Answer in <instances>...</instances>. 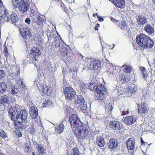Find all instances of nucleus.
I'll return each mask as SVG.
<instances>
[{
    "instance_id": "1",
    "label": "nucleus",
    "mask_w": 155,
    "mask_h": 155,
    "mask_svg": "<svg viewBox=\"0 0 155 155\" xmlns=\"http://www.w3.org/2000/svg\"><path fill=\"white\" fill-rule=\"evenodd\" d=\"M8 113L12 120L17 121L21 125L27 121L28 113L25 110H18L14 107L13 109H9L8 110Z\"/></svg>"
},
{
    "instance_id": "2",
    "label": "nucleus",
    "mask_w": 155,
    "mask_h": 155,
    "mask_svg": "<svg viewBox=\"0 0 155 155\" xmlns=\"http://www.w3.org/2000/svg\"><path fill=\"white\" fill-rule=\"evenodd\" d=\"M88 87L91 90L96 91L95 95L97 100L102 101L106 98V95L105 94L106 92V88L104 85L101 84H98L95 82L94 83L91 82Z\"/></svg>"
},
{
    "instance_id": "3",
    "label": "nucleus",
    "mask_w": 155,
    "mask_h": 155,
    "mask_svg": "<svg viewBox=\"0 0 155 155\" xmlns=\"http://www.w3.org/2000/svg\"><path fill=\"white\" fill-rule=\"evenodd\" d=\"M136 39L137 44L143 49L151 48L153 46V41L144 34L137 35Z\"/></svg>"
},
{
    "instance_id": "4",
    "label": "nucleus",
    "mask_w": 155,
    "mask_h": 155,
    "mask_svg": "<svg viewBox=\"0 0 155 155\" xmlns=\"http://www.w3.org/2000/svg\"><path fill=\"white\" fill-rule=\"evenodd\" d=\"M52 40L53 41H54L52 42H53V46L52 47H49V48H51L54 47V46H55L54 50H56L57 48L60 47L59 50L61 56H64V57L67 56V55L66 53V48L63 46L62 45V46H61V44L63 42L61 37L60 36L59 37L55 36L54 39Z\"/></svg>"
},
{
    "instance_id": "5",
    "label": "nucleus",
    "mask_w": 155,
    "mask_h": 155,
    "mask_svg": "<svg viewBox=\"0 0 155 155\" xmlns=\"http://www.w3.org/2000/svg\"><path fill=\"white\" fill-rule=\"evenodd\" d=\"M76 135L77 138L82 139L87 137L89 134V131L87 128L84 126H80L75 128L72 130Z\"/></svg>"
},
{
    "instance_id": "6",
    "label": "nucleus",
    "mask_w": 155,
    "mask_h": 155,
    "mask_svg": "<svg viewBox=\"0 0 155 155\" xmlns=\"http://www.w3.org/2000/svg\"><path fill=\"white\" fill-rule=\"evenodd\" d=\"M34 84H36L40 91H41L43 94H49L51 92V88L49 89L47 85H44L42 81L39 79H36L34 81Z\"/></svg>"
},
{
    "instance_id": "7",
    "label": "nucleus",
    "mask_w": 155,
    "mask_h": 155,
    "mask_svg": "<svg viewBox=\"0 0 155 155\" xmlns=\"http://www.w3.org/2000/svg\"><path fill=\"white\" fill-rule=\"evenodd\" d=\"M69 120L72 130L75 129L77 127L82 126L83 123L78 118L77 115L76 114H72L70 115Z\"/></svg>"
},
{
    "instance_id": "8",
    "label": "nucleus",
    "mask_w": 155,
    "mask_h": 155,
    "mask_svg": "<svg viewBox=\"0 0 155 155\" xmlns=\"http://www.w3.org/2000/svg\"><path fill=\"white\" fill-rule=\"evenodd\" d=\"M64 91L66 99L68 100H71L75 97L76 91L71 87H66Z\"/></svg>"
},
{
    "instance_id": "9",
    "label": "nucleus",
    "mask_w": 155,
    "mask_h": 155,
    "mask_svg": "<svg viewBox=\"0 0 155 155\" xmlns=\"http://www.w3.org/2000/svg\"><path fill=\"white\" fill-rule=\"evenodd\" d=\"M18 6L20 11L22 13L26 12L30 7V3L27 0H21Z\"/></svg>"
},
{
    "instance_id": "10",
    "label": "nucleus",
    "mask_w": 155,
    "mask_h": 155,
    "mask_svg": "<svg viewBox=\"0 0 155 155\" xmlns=\"http://www.w3.org/2000/svg\"><path fill=\"white\" fill-rule=\"evenodd\" d=\"M8 13L5 9V7H3L2 9H0V24H1L4 21L9 20L8 16Z\"/></svg>"
},
{
    "instance_id": "11",
    "label": "nucleus",
    "mask_w": 155,
    "mask_h": 155,
    "mask_svg": "<svg viewBox=\"0 0 155 155\" xmlns=\"http://www.w3.org/2000/svg\"><path fill=\"white\" fill-rule=\"evenodd\" d=\"M110 128L116 130H120L123 127V124L119 122L115 121H110L109 123Z\"/></svg>"
},
{
    "instance_id": "12",
    "label": "nucleus",
    "mask_w": 155,
    "mask_h": 155,
    "mask_svg": "<svg viewBox=\"0 0 155 155\" xmlns=\"http://www.w3.org/2000/svg\"><path fill=\"white\" fill-rule=\"evenodd\" d=\"M138 112L140 114L145 115L149 110L147 104L144 102H142L140 105H138Z\"/></svg>"
},
{
    "instance_id": "13",
    "label": "nucleus",
    "mask_w": 155,
    "mask_h": 155,
    "mask_svg": "<svg viewBox=\"0 0 155 155\" xmlns=\"http://www.w3.org/2000/svg\"><path fill=\"white\" fill-rule=\"evenodd\" d=\"M66 121L64 120L60 124H57L55 127V132L57 134H60L63 132Z\"/></svg>"
},
{
    "instance_id": "14",
    "label": "nucleus",
    "mask_w": 155,
    "mask_h": 155,
    "mask_svg": "<svg viewBox=\"0 0 155 155\" xmlns=\"http://www.w3.org/2000/svg\"><path fill=\"white\" fill-rule=\"evenodd\" d=\"M136 120V117L133 115L127 116L124 120V123L127 125H132Z\"/></svg>"
},
{
    "instance_id": "15",
    "label": "nucleus",
    "mask_w": 155,
    "mask_h": 155,
    "mask_svg": "<svg viewBox=\"0 0 155 155\" xmlns=\"http://www.w3.org/2000/svg\"><path fill=\"white\" fill-rule=\"evenodd\" d=\"M127 148L128 150H134L135 148V140L133 138H129L126 142Z\"/></svg>"
},
{
    "instance_id": "16",
    "label": "nucleus",
    "mask_w": 155,
    "mask_h": 155,
    "mask_svg": "<svg viewBox=\"0 0 155 155\" xmlns=\"http://www.w3.org/2000/svg\"><path fill=\"white\" fill-rule=\"evenodd\" d=\"M101 63V61L95 59L92 60L90 64L89 69L90 70H96L98 68L101 66L100 64Z\"/></svg>"
},
{
    "instance_id": "17",
    "label": "nucleus",
    "mask_w": 155,
    "mask_h": 155,
    "mask_svg": "<svg viewBox=\"0 0 155 155\" xmlns=\"http://www.w3.org/2000/svg\"><path fill=\"white\" fill-rule=\"evenodd\" d=\"M29 114L30 116L34 119L37 118L38 115V110L35 106H31L30 108Z\"/></svg>"
},
{
    "instance_id": "18",
    "label": "nucleus",
    "mask_w": 155,
    "mask_h": 155,
    "mask_svg": "<svg viewBox=\"0 0 155 155\" xmlns=\"http://www.w3.org/2000/svg\"><path fill=\"white\" fill-rule=\"evenodd\" d=\"M30 52L35 61H37L36 58L38 57L41 54L40 51L38 48L36 47H32L30 51Z\"/></svg>"
},
{
    "instance_id": "19",
    "label": "nucleus",
    "mask_w": 155,
    "mask_h": 155,
    "mask_svg": "<svg viewBox=\"0 0 155 155\" xmlns=\"http://www.w3.org/2000/svg\"><path fill=\"white\" fill-rule=\"evenodd\" d=\"M24 32L22 34V37L25 39V41L26 40L29 39L31 36L30 29L29 27H26L24 28Z\"/></svg>"
},
{
    "instance_id": "20",
    "label": "nucleus",
    "mask_w": 155,
    "mask_h": 155,
    "mask_svg": "<svg viewBox=\"0 0 155 155\" xmlns=\"http://www.w3.org/2000/svg\"><path fill=\"white\" fill-rule=\"evenodd\" d=\"M47 35L48 38L47 42L49 44V47H52L53 46V42H51V40L54 39V37H55L54 33L52 31L48 32Z\"/></svg>"
},
{
    "instance_id": "21",
    "label": "nucleus",
    "mask_w": 155,
    "mask_h": 155,
    "mask_svg": "<svg viewBox=\"0 0 155 155\" xmlns=\"http://www.w3.org/2000/svg\"><path fill=\"white\" fill-rule=\"evenodd\" d=\"M118 145V142L116 139L111 138L109 140L108 143V146L109 148L116 149Z\"/></svg>"
},
{
    "instance_id": "22",
    "label": "nucleus",
    "mask_w": 155,
    "mask_h": 155,
    "mask_svg": "<svg viewBox=\"0 0 155 155\" xmlns=\"http://www.w3.org/2000/svg\"><path fill=\"white\" fill-rule=\"evenodd\" d=\"M9 101L7 97H0V109H3Z\"/></svg>"
},
{
    "instance_id": "23",
    "label": "nucleus",
    "mask_w": 155,
    "mask_h": 155,
    "mask_svg": "<svg viewBox=\"0 0 155 155\" xmlns=\"http://www.w3.org/2000/svg\"><path fill=\"white\" fill-rule=\"evenodd\" d=\"M111 1L117 7L123 8L125 7V3L124 0H111Z\"/></svg>"
},
{
    "instance_id": "24",
    "label": "nucleus",
    "mask_w": 155,
    "mask_h": 155,
    "mask_svg": "<svg viewBox=\"0 0 155 155\" xmlns=\"http://www.w3.org/2000/svg\"><path fill=\"white\" fill-rule=\"evenodd\" d=\"M137 22L139 25H143L147 22V18L143 15H139L136 18Z\"/></svg>"
},
{
    "instance_id": "25",
    "label": "nucleus",
    "mask_w": 155,
    "mask_h": 155,
    "mask_svg": "<svg viewBox=\"0 0 155 155\" xmlns=\"http://www.w3.org/2000/svg\"><path fill=\"white\" fill-rule=\"evenodd\" d=\"M144 30L149 34L151 35L154 32V28L150 24L146 25L144 28Z\"/></svg>"
},
{
    "instance_id": "26",
    "label": "nucleus",
    "mask_w": 155,
    "mask_h": 155,
    "mask_svg": "<svg viewBox=\"0 0 155 155\" xmlns=\"http://www.w3.org/2000/svg\"><path fill=\"white\" fill-rule=\"evenodd\" d=\"M97 144L100 147H102L105 144V142L102 137H100L97 139L96 141Z\"/></svg>"
},
{
    "instance_id": "27",
    "label": "nucleus",
    "mask_w": 155,
    "mask_h": 155,
    "mask_svg": "<svg viewBox=\"0 0 155 155\" xmlns=\"http://www.w3.org/2000/svg\"><path fill=\"white\" fill-rule=\"evenodd\" d=\"M113 104L111 103L106 104L105 107V111L107 113H108L109 114H111V113L113 109Z\"/></svg>"
},
{
    "instance_id": "28",
    "label": "nucleus",
    "mask_w": 155,
    "mask_h": 155,
    "mask_svg": "<svg viewBox=\"0 0 155 155\" xmlns=\"http://www.w3.org/2000/svg\"><path fill=\"white\" fill-rule=\"evenodd\" d=\"M77 99L75 101L76 104L78 105L84 103L85 100L83 97L81 95H78L77 96Z\"/></svg>"
},
{
    "instance_id": "29",
    "label": "nucleus",
    "mask_w": 155,
    "mask_h": 155,
    "mask_svg": "<svg viewBox=\"0 0 155 155\" xmlns=\"http://www.w3.org/2000/svg\"><path fill=\"white\" fill-rule=\"evenodd\" d=\"M31 145L29 143H27L24 144V150L25 152L28 154L31 152Z\"/></svg>"
},
{
    "instance_id": "30",
    "label": "nucleus",
    "mask_w": 155,
    "mask_h": 155,
    "mask_svg": "<svg viewBox=\"0 0 155 155\" xmlns=\"http://www.w3.org/2000/svg\"><path fill=\"white\" fill-rule=\"evenodd\" d=\"M8 19H9V20L8 21H9L10 20L13 23L16 22L18 19L17 15L15 13L12 14L10 16V17H8Z\"/></svg>"
},
{
    "instance_id": "31",
    "label": "nucleus",
    "mask_w": 155,
    "mask_h": 155,
    "mask_svg": "<svg viewBox=\"0 0 155 155\" xmlns=\"http://www.w3.org/2000/svg\"><path fill=\"white\" fill-rule=\"evenodd\" d=\"M36 148L38 152L41 154L43 155L45 153V150L41 145L38 144L36 146Z\"/></svg>"
},
{
    "instance_id": "32",
    "label": "nucleus",
    "mask_w": 155,
    "mask_h": 155,
    "mask_svg": "<svg viewBox=\"0 0 155 155\" xmlns=\"http://www.w3.org/2000/svg\"><path fill=\"white\" fill-rule=\"evenodd\" d=\"M7 89V86L5 83H0V93H3Z\"/></svg>"
},
{
    "instance_id": "33",
    "label": "nucleus",
    "mask_w": 155,
    "mask_h": 155,
    "mask_svg": "<svg viewBox=\"0 0 155 155\" xmlns=\"http://www.w3.org/2000/svg\"><path fill=\"white\" fill-rule=\"evenodd\" d=\"M116 67L114 66H110L107 69V71L112 75H114L116 72Z\"/></svg>"
},
{
    "instance_id": "34",
    "label": "nucleus",
    "mask_w": 155,
    "mask_h": 155,
    "mask_svg": "<svg viewBox=\"0 0 155 155\" xmlns=\"http://www.w3.org/2000/svg\"><path fill=\"white\" fill-rule=\"evenodd\" d=\"M122 68L123 70L124 71L128 73L130 72L132 70L131 67L126 65L122 66Z\"/></svg>"
},
{
    "instance_id": "35",
    "label": "nucleus",
    "mask_w": 155,
    "mask_h": 155,
    "mask_svg": "<svg viewBox=\"0 0 155 155\" xmlns=\"http://www.w3.org/2000/svg\"><path fill=\"white\" fill-rule=\"evenodd\" d=\"M32 21L36 22L38 25H39L42 21V18L40 16H36V18L32 19Z\"/></svg>"
},
{
    "instance_id": "36",
    "label": "nucleus",
    "mask_w": 155,
    "mask_h": 155,
    "mask_svg": "<svg viewBox=\"0 0 155 155\" xmlns=\"http://www.w3.org/2000/svg\"><path fill=\"white\" fill-rule=\"evenodd\" d=\"M71 155H80V153L78 149L77 148H73L72 149Z\"/></svg>"
},
{
    "instance_id": "37",
    "label": "nucleus",
    "mask_w": 155,
    "mask_h": 155,
    "mask_svg": "<svg viewBox=\"0 0 155 155\" xmlns=\"http://www.w3.org/2000/svg\"><path fill=\"white\" fill-rule=\"evenodd\" d=\"M53 105L52 101L49 100L48 101H45L43 104V107H52Z\"/></svg>"
},
{
    "instance_id": "38",
    "label": "nucleus",
    "mask_w": 155,
    "mask_h": 155,
    "mask_svg": "<svg viewBox=\"0 0 155 155\" xmlns=\"http://www.w3.org/2000/svg\"><path fill=\"white\" fill-rule=\"evenodd\" d=\"M78 84H79V86L80 89L84 91L86 88V86L84 83L81 81H79L78 82Z\"/></svg>"
},
{
    "instance_id": "39",
    "label": "nucleus",
    "mask_w": 155,
    "mask_h": 155,
    "mask_svg": "<svg viewBox=\"0 0 155 155\" xmlns=\"http://www.w3.org/2000/svg\"><path fill=\"white\" fill-rule=\"evenodd\" d=\"M11 94H15L18 91V89L16 88L15 87L12 86L10 89Z\"/></svg>"
},
{
    "instance_id": "40",
    "label": "nucleus",
    "mask_w": 155,
    "mask_h": 155,
    "mask_svg": "<svg viewBox=\"0 0 155 155\" xmlns=\"http://www.w3.org/2000/svg\"><path fill=\"white\" fill-rule=\"evenodd\" d=\"M141 70L142 74L143 75V77L145 80L148 75L147 72L146 71V69L143 67L141 68Z\"/></svg>"
},
{
    "instance_id": "41",
    "label": "nucleus",
    "mask_w": 155,
    "mask_h": 155,
    "mask_svg": "<svg viewBox=\"0 0 155 155\" xmlns=\"http://www.w3.org/2000/svg\"><path fill=\"white\" fill-rule=\"evenodd\" d=\"M78 106H79L80 109L82 110V111H84L87 109V105L84 103L83 104H81L78 105Z\"/></svg>"
},
{
    "instance_id": "42",
    "label": "nucleus",
    "mask_w": 155,
    "mask_h": 155,
    "mask_svg": "<svg viewBox=\"0 0 155 155\" xmlns=\"http://www.w3.org/2000/svg\"><path fill=\"white\" fill-rule=\"evenodd\" d=\"M28 131L29 133L31 134L34 135L35 134V130L34 127H31L28 128Z\"/></svg>"
},
{
    "instance_id": "43",
    "label": "nucleus",
    "mask_w": 155,
    "mask_h": 155,
    "mask_svg": "<svg viewBox=\"0 0 155 155\" xmlns=\"http://www.w3.org/2000/svg\"><path fill=\"white\" fill-rule=\"evenodd\" d=\"M120 28L122 30L126 29L127 27V24L125 22L121 23L120 24Z\"/></svg>"
},
{
    "instance_id": "44",
    "label": "nucleus",
    "mask_w": 155,
    "mask_h": 155,
    "mask_svg": "<svg viewBox=\"0 0 155 155\" xmlns=\"http://www.w3.org/2000/svg\"><path fill=\"white\" fill-rule=\"evenodd\" d=\"M17 84L18 86L20 88H24L25 87V85L23 84L22 82L20 79L17 82Z\"/></svg>"
},
{
    "instance_id": "45",
    "label": "nucleus",
    "mask_w": 155,
    "mask_h": 155,
    "mask_svg": "<svg viewBox=\"0 0 155 155\" xmlns=\"http://www.w3.org/2000/svg\"><path fill=\"white\" fill-rule=\"evenodd\" d=\"M125 75L123 74L120 75L119 77L120 80L123 83H125V82L126 81V79L125 78Z\"/></svg>"
},
{
    "instance_id": "46",
    "label": "nucleus",
    "mask_w": 155,
    "mask_h": 155,
    "mask_svg": "<svg viewBox=\"0 0 155 155\" xmlns=\"http://www.w3.org/2000/svg\"><path fill=\"white\" fill-rule=\"evenodd\" d=\"M11 3L13 5V8L16 9L17 7V4L19 0H12Z\"/></svg>"
},
{
    "instance_id": "47",
    "label": "nucleus",
    "mask_w": 155,
    "mask_h": 155,
    "mask_svg": "<svg viewBox=\"0 0 155 155\" xmlns=\"http://www.w3.org/2000/svg\"><path fill=\"white\" fill-rule=\"evenodd\" d=\"M0 135L3 138H6L7 137L5 132L2 130H0Z\"/></svg>"
},
{
    "instance_id": "48",
    "label": "nucleus",
    "mask_w": 155,
    "mask_h": 155,
    "mask_svg": "<svg viewBox=\"0 0 155 155\" xmlns=\"http://www.w3.org/2000/svg\"><path fill=\"white\" fill-rule=\"evenodd\" d=\"M30 12L31 13V14L32 15V16H33L32 18L33 19L34 18H36V16L34 15L35 13V11L33 9H32L31 8H30Z\"/></svg>"
},
{
    "instance_id": "49",
    "label": "nucleus",
    "mask_w": 155,
    "mask_h": 155,
    "mask_svg": "<svg viewBox=\"0 0 155 155\" xmlns=\"http://www.w3.org/2000/svg\"><path fill=\"white\" fill-rule=\"evenodd\" d=\"M3 53L5 56H7L8 55V53L6 47H5L4 49Z\"/></svg>"
},
{
    "instance_id": "50",
    "label": "nucleus",
    "mask_w": 155,
    "mask_h": 155,
    "mask_svg": "<svg viewBox=\"0 0 155 155\" xmlns=\"http://www.w3.org/2000/svg\"><path fill=\"white\" fill-rule=\"evenodd\" d=\"M5 74V72L4 71L0 70V79L3 78Z\"/></svg>"
},
{
    "instance_id": "51",
    "label": "nucleus",
    "mask_w": 155,
    "mask_h": 155,
    "mask_svg": "<svg viewBox=\"0 0 155 155\" xmlns=\"http://www.w3.org/2000/svg\"><path fill=\"white\" fill-rule=\"evenodd\" d=\"M37 124H38V125L39 126H42V124L41 123V120L40 119H37Z\"/></svg>"
},
{
    "instance_id": "52",
    "label": "nucleus",
    "mask_w": 155,
    "mask_h": 155,
    "mask_svg": "<svg viewBox=\"0 0 155 155\" xmlns=\"http://www.w3.org/2000/svg\"><path fill=\"white\" fill-rule=\"evenodd\" d=\"M129 113V111L128 110H123L122 111V115H125L128 114Z\"/></svg>"
},
{
    "instance_id": "53",
    "label": "nucleus",
    "mask_w": 155,
    "mask_h": 155,
    "mask_svg": "<svg viewBox=\"0 0 155 155\" xmlns=\"http://www.w3.org/2000/svg\"><path fill=\"white\" fill-rule=\"evenodd\" d=\"M25 21L26 23L29 24L30 23L31 20L29 18H27L25 19Z\"/></svg>"
},
{
    "instance_id": "54",
    "label": "nucleus",
    "mask_w": 155,
    "mask_h": 155,
    "mask_svg": "<svg viewBox=\"0 0 155 155\" xmlns=\"http://www.w3.org/2000/svg\"><path fill=\"white\" fill-rule=\"evenodd\" d=\"M16 135L19 137H21L22 136V134L20 132V131H19L16 134Z\"/></svg>"
},
{
    "instance_id": "55",
    "label": "nucleus",
    "mask_w": 155,
    "mask_h": 155,
    "mask_svg": "<svg viewBox=\"0 0 155 155\" xmlns=\"http://www.w3.org/2000/svg\"><path fill=\"white\" fill-rule=\"evenodd\" d=\"M97 18L98 19V20L99 21L101 22L103 21H104V18L101 17L97 16Z\"/></svg>"
},
{
    "instance_id": "56",
    "label": "nucleus",
    "mask_w": 155,
    "mask_h": 155,
    "mask_svg": "<svg viewBox=\"0 0 155 155\" xmlns=\"http://www.w3.org/2000/svg\"><path fill=\"white\" fill-rule=\"evenodd\" d=\"M66 109L68 111L67 112L68 113H69V111H68V110H70V109H70V107L68 106H67L66 107Z\"/></svg>"
},
{
    "instance_id": "57",
    "label": "nucleus",
    "mask_w": 155,
    "mask_h": 155,
    "mask_svg": "<svg viewBox=\"0 0 155 155\" xmlns=\"http://www.w3.org/2000/svg\"><path fill=\"white\" fill-rule=\"evenodd\" d=\"M130 91V93L131 92L130 94H132V93H133V91L132 89L130 90H130H128V92H129Z\"/></svg>"
},
{
    "instance_id": "58",
    "label": "nucleus",
    "mask_w": 155,
    "mask_h": 155,
    "mask_svg": "<svg viewBox=\"0 0 155 155\" xmlns=\"http://www.w3.org/2000/svg\"><path fill=\"white\" fill-rule=\"evenodd\" d=\"M98 14L97 13H94L93 14V16L95 17L96 16H97Z\"/></svg>"
},
{
    "instance_id": "59",
    "label": "nucleus",
    "mask_w": 155,
    "mask_h": 155,
    "mask_svg": "<svg viewBox=\"0 0 155 155\" xmlns=\"http://www.w3.org/2000/svg\"><path fill=\"white\" fill-rule=\"evenodd\" d=\"M95 30H98V27L97 26H96L95 27Z\"/></svg>"
},
{
    "instance_id": "60",
    "label": "nucleus",
    "mask_w": 155,
    "mask_h": 155,
    "mask_svg": "<svg viewBox=\"0 0 155 155\" xmlns=\"http://www.w3.org/2000/svg\"><path fill=\"white\" fill-rule=\"evenodd\" d=\"M110 19H111V20L112 21H115V20L114 18H111Z\"/></svg>"
},
{
    "instance_id": "61",
    "label": "nucleus",
    "mask_w": 155,
    "mask_h": 155,
    "mask_svg": "<svg viewBox=\"0 0 155 155\" xmlns=\"http://www.w3.org/2000/svg\"><path fill=\"white\" fill-rule=\"evenodd\" d=\"M152 2L155 5V0H152Z\"/></svg>"
},
{
    "instance_id": "62",
    "label": "nucleus",
    "mask_w": 155,
    "mask_h": 155,
    "mask_svg": "<svg viewBox=\"0 0 155 155\" xmlns=\"http://www.w3.org/2000/svg\"><path fill=\"white\" fill-rule=\"evenodd\" d=\"M153 75H154V77H155V70H154V71Z\"/></svg>"
},
{
    "instance_id": "63",
    "label": "nucleus",
    "mask_w": 155,
    "mask_h": 155,
    "mask_svg": "<svg viewBox=\"0 0 155 155\" xmlns=\"http://www.w3.org/2000/svg\"><path fill=\"white\" fill-rule=\"evenodd\" d=\"M98 27H99L100 26V24H97V25Z\"/></svg>"
},
{
    "instance_id": "64",
    "label": "nucleus",
    "mask_w": 155,
    "mask_h": 155,
    "mask_svg": "<svg viewBox=\"0 0 155 155\" xmlns=\"http://www.w3.org/2000/svg\"><path fill=\"white\" fill-rule=\"evenodd\" d=\"M141 143H144L143 141L142 140V138H141Z\"/></svg>"
}]
</instances>
